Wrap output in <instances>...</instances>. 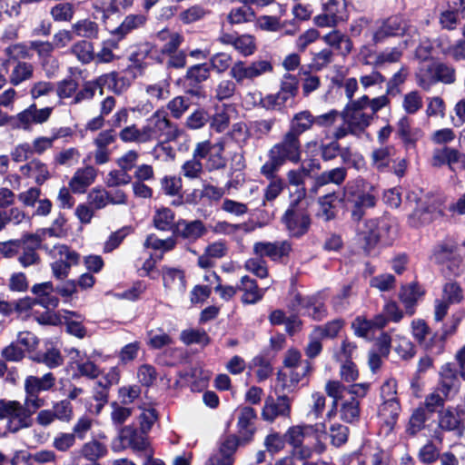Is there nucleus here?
Segmentation results:
<instances>
[{"instance_id":"obj_1","label":"nucleus","mask_w":465,"mask_h":465,"mask_svg":"<svg viewBox=\"0 0 465 465\" xmlns=\"http://www.w3.org/2000/svg\"><path fill=\"white\" fill-rule=\"evenodd\" d=\"M285 439L292 448V454L302 460L311 459L314 453L322 454L326 450L323 423L292 426L286 430Z\"/></svg>"},{"instance_id":"obj_2","label":"nucleus","mask_w":465,"mask_h":465,"mask_svg":"<svg viewBox=\"0 0 465 465\" xmlns=\"http://www.w3.org/2000/svg\"><path fill=\"white\" fill-rule=\"evenodd\" d=\"M364 101L366 98L353 100L341 112L342 124L334 130L332 134L334 140L342 139L348 134L360 136L371 125L373 116L365 112V107L362 105Z\"/></svg>"},{"instance_id":"obj_3","label":"nucleus","mask_w":465,"mask_h":465,"mask_svg":"<svg viewBox=\"0 0 465 465\" xmlns=\"http://www.w3.org/2000/svg\"><path fill=\"white\" fill-rule=\"evenodd\" d=\"M346 201L353 221L359 222L365 214V210L376 204L375 189L363 181H357L348 185L345 192Z\"/></svg>"},{"instance_id":"obj_4","label":"nucleus","mask_w":465,"mask_h":465,"mask_svg":"<svg viewBox=\"0 0 465 465\" xmlns=\"http://www.w3.org/2000/svg\"><path fill=\"white\" fill-rule=\"evenodd\" d=\"M33 411L18 401L0 400V420L6 421L5 429L10 433L30 428Z\"/></svg>"},{"instance_id":"obj_5","label":"nucleus","mask_w":465,"mask_h":465,"mask_svg":"<svg viewBox=\"0 0 465 465\" xmlns=\"http://www.w3.org/2000/svg\"><path fill=\"white\" fill-rule=\"evenodd\" d=\"M149 142L163 138L173 141L182 135L183 131L170 122L164 110L155 111L143 125Z\"/></svg>"},{"instance_id":"obj_6","label":"nucleus","mask_w":465,"mask_h":465,"mask_svg":"<svg viewBox=\"0 0 465 465\" xmlns=\"http://www.w3.org/2000/svg\"><path fill=\"white\" fill-rule=\"evenodd\" d=\"M272 64L268 60H255L250 64L238 60L234 62L230 68V76L237 84H242L245 81H253L265 74L272 72Z\"/></svg>"},{"instance_id":"obj_7","label":"nucleus","mask_w":465,"mask_h":465,"mask_svg":"<svg viewBox=\"0 0 465 465\" xmlns=\"http://www.w3.org/2000/svg\"><path fill=\"white\" fill-rule=\"evenodd\" d=\"M119 79L115 72L103 74L94 81L86 82L83 88L76 91L75 95L72 101L76 104L85 100H91L95 94L97 89L100 94H103L104 87L107 86L116 94L122 93L125 88L119 84Z\"/></svg>"},{"instance_id":"obj_8","label":"nucleus","mask_w":465,"mask_h":465,"mask_svg":"<svg viewBox=\"0 0 465 465\" xmlns=\"http://www.w3.org/2000/svg\"><path fill=\"white\" fill-rule=\"evenodd\" d=\"M289 233L293 237L305 234L311 225V218L301 203L291 202L289 208L282 218Z\"/></svg>"},{"instance_id":"obj_9","label":"nucleus","mask_w":465,"mask_h":465,"mask_svg":"<svg viewBox=\"0 0 465 465\" xmlns=\"http://www.w3.org/2000/svg\"><path fill=\"white\" fill-rule=\"evenodd\" d=\"M224 151V143L219 141L212 143L209 140L199 142L193 150V156L201 159H206V168L210 171L223 168L226 160L223 153Z\"/></svg>"},{"instance_id":"obj_10","label":"nucleus","mask_w":465,"mask_h":465,"mask_svg":"<svg viewBox=\"0 0 465 465\" xmlns=\"http://www.w3.org/2000/svg\"><path fill=\"white\" fill-rule=\"evenodd\" d=\"M270 151L283 163L290 161L297 163L301 161V142L295 134L287 132L282 139L275 143Z\"/></svg>"},{"instance_id":"obj_11","label":"nucleus","mask_w":465,"mask_h":465,"mask_svg":"<svg viewBox=\"0 0 465 465\" xmlns=\"http://www.w3.org/2000/svg\"><path fill=\"white\" fill-rule=\"evenodd\" d=\"M53 112L52 107L38 109L35 104L28 106L14 117L15 126L30 131L33 124H42L48 121Z\"/></svg>"},{"instance_id":"obj_12","label":"nucleus","mask_w":465,"mask_h":465,"mask_svg":"<svg viewBox=\"0 0 465 465\" xmlns=\"http://www.w3.org/2000/svg\"><path fill=\"white\" fill-rule=\"evenodd\" d=\"M239 445L235 435L221 439L217 450L209 458L205 465H233L234 453Z\"/></svg>"},{"instance_id":"obj_13","label":"nucleus","mask_w":465,"mask_h":465,"mask_svg":"<svg viewBox=\"0 0 465 465\" xmlns=\"http://www.w3.org/2000/svg\"><path fill=\"white\" fill-rule=\"evenodd\" d=\"M379 240L378 220L370 219L358 226L356 241L365 253H370Z\"/></svg>"},{"instance_id":"obj_14","label":"nucleus","mask_w":465,"mask_h":465,"mask_svg":"<svg viewBox=\"0 0 465 465\" xmlns=\"http://www.w3.org/2000/svg\"><path fill=\"white\" fill-rule=\"evenodd\" d=\"M292 251L288 241L258 242L253 245V252L260 257H268L272 261H280Z\"/></svg>"},{"instance_id":"obj_15","label":"nucleus","mask_w":465,"mask_h":465,"mask_svg":"<svg viewBox=\"0 0 465 465\" xmlns=\"http://www.w3.org/2000/svg\"><path fill=\"white\" fill-rule=\"evenodd\" d=\"M312 363H306L300 371H279L276 378V389L282 392L293 391L299 382L307 377L312 371Z\"/></svg>"},{"instance_id":"obj_16","label":"nucleus","mask_w":465,"mask_h":465,"mask_svg":"<svg viewBox=\"0 0 465 465\" xmlns=\"http://www.w3.org/2000/svg\"><path fill=\"white\" fill-rule=\"evenodd\" d=\"M163 282L165 292L173 297L182 296L186 290L184 272L179 269L163 268Z\"/></svg>"},{"instance_id":"obj_17","label":"nucleus","mask_w":465,"mask_h":465,"mask_svg":"<svg viewBox=\"0 0 465 465\" xmlns=\"http://www.w3.org/2000/svg\"><path fill=\"white\" fill-rule=\"evenodd\" d=\"M228 253V245L224 241H216L209 243L203 252L199 255L197 264L202 269L213 268L216 260L225 257Z\"/></svg>"},{"instance_id":"obj_18","label":"nucleus","mask_w":465,"mask_h":465,"mask_svg":"<svg viewBox=\"0 0 465 465\" xmlns=\"http://www.w3.org/2000/svg\"><path fill=\"white\" fill-rule=\"evenodd\" d=\"M206 232L203 223L200 220L186 221L179 220L173 231L176 237L183 238L190 242L200 239Z\"/></svg>"},{"instance_id":"obj_19","label":"nucleus","mask_w":465,"mask_h":465,"mask_svg":"<svg viewBox=\"0 0 465 465\" xmlns=\"http://www.w3.org/2000/svg\"><path fill=\"white\" fill-rule=\"evenodd\" d=\"M405 31L406 22L399 16H392L381 22L373 33V41L381 42L386 37L403 35Z\"/></svg>"},{"instance_id":"obj_20","label":"nucleus","mask_w":465,"mask_h":465,"mask_svg":"<svg viewBox=\"0 0 465 465\" xmlns=\"http://www.w3.org/2000/svg\"><path fill=\"white\" fill-rule=\"evenodd\" d=\"M396 149L393 145H381L373 148L371 155V165L378 172H388L391 168Z\"/></svg>"},{"instance_id":"obj_21","label":"nucleus","mask_w":465,"mask_h":465,"mask_svg":"<svg viewBox=\"0 0 465 465\" xmlns=\"http://www.w3.org/2000/svg\"><path fill=\"white\" fill-rule=\"evenodd\" d=\"M97 176V171L93 166L79 168L69 181V188L74 193H84L94 183Z\"/></svg>"},{"instance_id":"obj_22","label":"nucleus","mask_w":465,"mask_h":465,"mask_svg":"<svg viewBox=\"0 0 465 465\" xmlns=\"http://www.w3.org/2000/svg\"><path fill=\"white\" fill-rule=\"evenodd\" d=\"M309 170L304 167L290 170L286 176L289 185L294 186L293 192L290 193L291 202L302 203L306 196V189L304 187V180L309 175Z\"/></svg>"},{"instance_id":"obj_23","label":"nucleus","mask_w":465,"mask_h":465,"mask_svg":"<svg viewBox=\"0 0 465 465\" xmlns=\"http://www.w3.org/2000/svg\"><path fill=\"white\" fill-rule=\"evenodd\" d=\"M290 410V400L286 396H280L276 401L268 398L264 402L262 416L265 420L272 421L278 416L289 415Z\"/></svg>"},{"instance_id":"obj_24","label":"nucleus","mask_w":465,"mask_h":465,"mask_svg":"<svg viewBox=\"0 0 465 465\" xmlns=\"http://www.w3.org/2000/svg\"><path fill=\"white\" fill-rule=\"evenodd\" d=\"M313 124H315V116L310 111L303 110L292 116L288 132L300 138V135L311 130Z\"/></svg>"},{"instance_id":"obj_25","label":"nucleus","mask_w":465,"mask_h":465,"mask_svg":"<svg viewBox=\"0 0 465 465\" xmlns=\"http://www.w3.org/2000/svg\"><path fill=\"white\" fill-rule=\"evenodd\" d=\"M20 171L24 176L35 180L38 184L45 183L50 175L46 164L38 159H33L21 166Z\"/></svg>"},{"instance_id":"obj_26","label":"nucleus","mask_w":465,"mask_h":465,"mask_svg":"<svg viewBox=\"0 0 465 465\" xmlns=\"http://www.w3.org/2000/svg\"><path fill=\"white\" fill-rule=\"evenodd\" d=\"M417 84L424 90H430L437 81L436 62H424L420 64L416 73Z\"/></svg>"},{"instance_id":"obj_27","label":"nucleus","mask_w":465,"mask_h":465,"mask_svg":"<svg viewBox=\"0 0 465 465\" xmlns=\"http://www.w3.org/2000/svg\"><path fill=\"white\" fill-rule=\"evenodd\" d=\"M234 108L230 104H223L216 107L215 114L212 116L210 126L217 133L225 131L231 122V118L234 114Z\"/></svg>"},{"instance_id":"obj_28","label":"nucleus","mask_w":465,"mask_h":465,"mask_svg":"<svg viewBox=\"0 0 465 465\" xmlns=\"http://www.w3.org/2000/svg\"><path fill=\"white\" fill-rule=\"evenodd\" d=\"M239 290L243 292L242 301L247 304L256 303L264 294V291L259 289L256 282L247 275L241 278Z\"/></svg>"},{"instance_id":"obj_29","label":"nucleus","mask_w":465,"mask_h":465,"mask_svg":"<svg viewBox=\"0 0 465 465\" xmlns=\"http://www.w3.org/2000/svg\"><path fill=\"white\" fill-rule=\"evenodd\" d=\"M322 40L326 45L335 48L343 55L350 54L352 49V43L350 38L338 30H332L326 34Z\"/></svg>"},{"instance_id":"obj_30","label":"nucleus","mask_w":465,"mask_h":465,"mask_svg":"<svg viewBox=\"0 0 465 465\" xmlns=\"http://www.w3.org/2000/svg\"><path fill=\"white\" fill-rule=\"evenodd\" d=\"M55 384V378L53 373L48 372L42 377L27 376L25 380V390H29L35 392L50 391Z\"/></svg>"},{"instance_id":"obj_31","label":"nucleus","mask_w":465,"mask_h":465,"mask_svg":"<svg viewBox=\"0 0 465 465\" xmlns=\"http://www.w3.org/2000/svg\"><path fill=\"white\" fill-rule=\"evenodd\" d=\"M72 32L78 37L97 39L99 36V25L89 19H80L72 25Z\"/></svg>"},{"instance_id":"obj_32","label":"nucleus","mask_w":465,"mask_h":465,"mask_svg":"<svg viewBox=\"0 0 465 465\" xmlns=\"http://www.w3.org/2000/svg\"><path fill=\"white\" fill-rule=\"evenodd\" d=\"M298 302L301 305V309L303 310V313L314 320L321 321L327 314L324 305L316 298L299 297Z\"/></svg>"},{"instance_id":"obj_33","label":"nucleus","mask_w":465,"mask_h":465,"mask_svg":"<svg viewBox=\"0 0 465 465\" xmlns=\"http://www.w3.org/2000/svg\"><path fill=\"white\" fill-rule=\"evenodd\" d=\"M346 169L342 167L333 168L318 175L315 179L314 187L312 189L313 193H317V189L328 183L341 184L346 178Z\"/></svg>"},{"instance_id":"obj_34","label":"nucleus","mask_w":465,"mask_h":465,"mask_svg":"<svg viewBox=\"0 0 465 465\" xmlns=\"http://www.w3.org/2000/svg\"><path fill=\"white\" fill-rule=\"evenodd\" d=\"M432 212L424 201L419 200L417 208L409 216V224L418 228L430 223L432 221Z\"/></svg>"},{"instance_id":"obj_35","label":"nucleus","mask_w":465,"mask_h":465,"mask_svg":"<svg viewBox=\"0 0 465 465\" xmlns=\"http://www.w3.org/2000/svg\"><path fill=\"white\" fill-rule=\"evenodd\" d=\"M145 22L146 16L143 15H129L124 19L121 25L112 32V34L117 35L118 39H123L133 30L143 26Z\"/></svg>"},{"instance_id":"obj_36","label":"nucleus","mask_w":465,"mask_h":465,"mask_svg":"<svg viewBox=\"0 0 465 465\" xmlns=\"http://www.w3.org/2000/svg\"><path fill=\"white\" fill-rule=\"evenodd\" d=\"M400 411L401 407L398 401H382L378 414L388 426L391 427L396 422Z\"/></svg>"},{"instance_id":"obj_37","label":"nucleus","mask_w":465,"mask_h":465,"mask_svg":"<svg viewBox=\"0 0 465 465\" xmlns=\"http://www.w3.org/2000/svg\"><path fill=\"white\" fill-rule=\"evenodd\" d=\"M119 137L124 143H150L144 127H137L135 124L128 125L122 129Z\"/></svg>"},{"instance_id":"obj_38","label":"nucleus","mask_w":465,"mask_h":465,"mask_svg":"<svg viewBox=\"0 0 465 465\" xmlns=\"http://www.w3.org/2000/svg\"><path fill=\"white\" fill-rule=\"evenodd\" d=\"M460 413L452 409H445L439 414V426L445 430H458L461 427Z\"/></svg>"},{"instance_id":"obj_39","label":"nucleus","mask_w":465,"mask_h":465,"mask_svg":"<svg viewBox=\"0 0 465 465\" xmlns=\"http://www.w3.org/2000/svg\"><path fill=\"white\" fill-rule=\"evenodd\" d=\"M421 294L419 286L416 284H411L402 288L400 297L405 305L408 314L412 315L414 313V306Z\"/></svg>"},{"instance_id":"obj_40","label":"nucleus","mask_w":465,"mask_h":465,"mask_svg":"<svg viewBox=\"0 0 465 465\" xmlns=\"http://www.w3.org/2000/svg\"><path fill=\"white\" fill-rule=\"evenodd\" d=\"M440 374V381L439 389L441 391L443 395L447 397L458 381L456 371L453 369L451 364H445L442 366Z\"/></svg>"},{"instance_id":"obj_41","label":"nucleus","mask_w":465,"mask_h":465,"mask_svg":"<svg viewBox=\"0 0 465 465\" xmlns=\"http://www.w3.org/2000/svg\"><path fill=\"white\" fill-rule=\"evenodd\" d=\"M50 254L54 259L64 261V263L74 266L79 262L80 255L64 244L54 245L50 250Z\"/></svg>"},{"instance_id":"obj_42","label":"nucleus","mask_w":465,"mask_h":465,"mask_svg":"<svg viewBox=\"0 0 465 465\" xmlns=\"http://www.w3.org/2000/svg\"><path fill=\"white\" fill-rule=\"evenodd\" d=\"M71 53L83 64H88L94 59L93 44L80 40L71 47Z\"/></svg>"},{"instance_id":"obj_43","label":"nucleus","mask_w":465,"mask_h":465,"mask_svg":"<svg viewBox=\"0 0 465 465\" xmlns=\"http://www.w3.org/2000/svg\"><path fill=\"white\" fill-rule=\"evenodd\" d=\"M210 76V66L207 64H200L191 66L186 73V81L189 85L195 86L206 81Z\"/></svg>"},{"instance_id":"obj_44","label":"nucleus","mask_w":465,"mask_h":465,"mask_svg":"<svg viewBox=\"0 0 465 465\" xmlns=\"http://www.w3.org/2000/svg\"><path fill=\"white\" fill-rule=\"evenodd\" d=\"M153 225L161 231H168L174 223L173 212L166 207L158 208L153 218Z\"/></svg>"},{"instance_id":"obj_45","label":"nucleus","mask_w":465,"mask_h":465,"mask_svg":"<svg viewBox=\"0 0 465 465\" xmlns=\"http://www.w3.org/2000/svg\"><path fill=\"white\" fill-rule=\"evenodd\" d=\"M298 91V81L297 79L292 75H286L284 76L281 90L277 94L276 99L279 101L278 104H283L288 99L292 98L295 96L296 93Z\"/></svg>"},{"instance_id":"obj_46","label":"nucleus","mask_w":465,"mask_h":465,"mask_svg":"<svg viewBox=\"0 0 465 465\" xmlns=\"http://www.w3.org/2000/svg\"><path fill=\"white\" fill-rule=\"evenodd\" d=\"M344 322L341 319L331 321L323 325L314 327V334L319 335L322 339H333L338 336L342 330Z\"/></svg>"},{"instance_id":"obj_47","label":"nucleus","mask_w":465,"mask_h":465,"mask_svg":"<svg viewBox=\"0 0 465 465\" xmlns=\"http://www.w3.org/2000/svg\"><path fill=\"white\" fill-rule=\"evenodd\" d=\"M233 48L244 57L252 55L257 49L254 36L249 34L238 35Z\"/></svg>"},{"instance_id":"obj_48","label":"nucleus","mask_w":465,"mask_h":465,"mask_svg":"<svg viewBox=\"0 0 465 465\" xmlns=\"http://www.w3.org/2000/svg\"><path fill=\"white\" fill-rule=\"evenodd\" d=\"M50 15L54 22H70L74 15V7L71 3H58L51 7Z\"/></svg>"},{"instance_id":"obj_49","label":"nucleus","mask_w":465,"mask_h":465,"mask_svg":"<svg viewBox=\"0 0 465 465\" xmlns=\"http://www.w3.org/2000/svg\"><path fill=\"white\" fill-rule=\"evenodd\" d=\"M306 363H311L309 361L302 360V352L296 348H290L286 351L282 364L284 368L289 371H300L302 370V366Z\"/></svg>"},{"instance_id":"obj_50","label":"nucleus","mask_w":465,"mask_h":465,"mask_svg":"<svg viewBox=\"0 0 465 465\" xmlns=\"http://www.w3.org/2000/svg\"><path fill=\"white\" fill-rule=\"evenodd\" d=\"M34 67L31 64L19 62L13 69L9 81L13 85H18L22 82L33 76Z\"/></svg>"},{"instance_id":"obj_51","label":"nucleus","mask_w":465,"mask_h":465,"mask_svg":"<svg viewBox=\"0 0 465 465\" xmlns=\"http://www.w3.org/2000/svg\"><path fill=\"white\" fill-rule=\"evenodd\" d=\"M341 418L346 422H352L360 416V402L356 398L344 401L341 405Z\"/></svg>"},{"instance_id":"obj_52","label":"nucleus","mask_w":465,"mask_h":465,"mask_svg":"<svg viewBox=\"0 0 465 465\" xmlns=\"http://www.w3.org/2000/svg\"><path fill=\"white\" fill-rule=\"evenodd\" d=\"M118 48L117 41L108 39L102 43L101 49L94 54V59L97 63L107 64L113 62L116 55L114 50Z\"/></svg>"},{"instance_id":"obj_53","label":"nucleus","mask_w":465,"mask_h":465,"mask_svg":"<svg viewBox=\"0 0 465 465\" xmlns=\"http://www.w3.org/2000/svg\"><path fill=\"white\" fill-rule=\"evenodd\" d=\"M106 447L97 440L84 443L81 449V454L88 460H96L106 454Z\"/></svg>"},{"instance_id":"obj_54","label":"nucleus","mask_w":465,"mask_h":465,"mask_svg":"<svg viewBox=\"0 0 465 465\" xmlns=\"http://www.w3.org/2000/svg\"><path fill=\"white\" fill-rule=\"evenodd\" d=\"M87 203L94 210H101L108 205V191L102 187L93 188L87 194Z\"/></svg>"},{"instance_id":"obj_55","label":"nucleus","mask_w":465,"mask_h":465,"mask_svg":"<svg viewBox=\"0 0 465 465\" xmlns=\"http://www.w3.org/2000/svg\"><path fill=\"white\" fill-rule=\"evenodd\" d=\"M254 13L252 8L240 6L231 9L227 15V21L230 25H240L252 20Z\"/></svg>"},{"instance_id":"obj_56","label":"nucleus","mask_w":465,"mask_h":465,"mask_svg":"<svg viewBox=\"0 0 465 465\" xmlns=\"http://www.w3.org/2000/svg\"><path fill=\"white\" fill-rule=\"evenodd\" d=\"M132 182V176L122 169L111 170L104 180V183L109 188L127 185Z\"/></svg>"},{"instance_id":"obj_57","label":"nucleus","mask_w":465,"mask_h":465,"mask_svg":"<svg viewBox=\"0 0 465 465\" xmlns=\"http://www.w3.org/2000/svg\"><path fill=\"white\" fill-rule=\"evenodd\" d=\"M54 89L60 102H62L64 99L74 97L75 93L78 90V84L75 80L71 78L64 79L57 83Z\"/></svg>"},{"instance_id":"obj_58","label":"nucleus","mask_w":465,"mask_h":465,"mask_svg":"<svg viewBox=\"0 0 465 465\" xmlns=\"http://www.w3.org/2000/svg\"><path fill=\"white\" fill-rule=\"evenodd\" d=\"M35 361L45 364L48 368H56L63 364L64 359L55 348H50L43 354H39L35 358Z\"/></svg>"},{"instance_id":"obj_59","label":"nucleus","mask_w":465,"mask_h":465,"mask_svg":"<svg viewBox=\"0 0 465 465\" xmlns=\"http://www.w3.org/2000/svg\"><path fill=\"white\" fill-rule=\"evenodd\" d=\"M351 328L357 336L362 338H370L373 335L375 330L371 321L363 316L356 317L351 323Z\"/></svg>"},{"instance_id":"obj_60","label":"nucleus","mask_w":465,"mask_h":465,"mask_svg":"<svg viewBox=\"0 0 465 465\" xmlns=\"http://www.w3.org/2000/svg\"><path fill=\"white\" fill-rule=\"evenodd\" d=\"M394 342V350L401 359L408 360L414 356V346L406 337L396 336Z\"/></svg>"},{"instance_id":"obj_61","label":"nucleus","mask_w":465,"mask_h":465,"mask_svg":"<svg viewBox=\"0 0 465 465\" xmlns=\"http://www.w3.org/2000/svg\"><path fill=\"white\" fill-rule=\"evenodd\" d=\"M52 411L55 419L64 422H69L74 416L72 404L66 400L55 402Z\"/></svg>"},{"instance_id":"obj_62","label":"nucleus","mask_w":465,"mask_h":465,"mask_svg":"<svg viewBox=\"0 0 465 465\" xmlns=\"http://www.w3.org/2000/svg\"><path fill=\"white\" fill-rule=\"evenodd\" d=\"M422 97L417 91L406 94L402 100V107L408 114H415L422 107Z\"/></svg>"},{"instance_id":"obj_63","label":"nucleus","mask_w":465,"mask_h":465,"mask_svg":"<svg viewBox=\"0 0 465 465\" xmlns=\"http://www.w3.org/2000/svg\"><path fill=\"white\" fill-rule=\"evenodd\" d=\"M244 268L259 278L262 279L268 276L267 263L262 257L248 259L244 263Z\"/></svg>"},{"instance_id":"obj_64","label":"nucleus","mask_w":465,"mask_h":465,"mask_svg":"<svg viewBox=\"0 0 465 465\" xmlns=\"http://www.w3.org/2000/svg\"><path fill=\"white\" fill-rule=\"evenodd\" d=\"M157 379V372L153 366L143 364L137 370V380L145 387L152 386Z\"/></svg>"}]
</instances>
